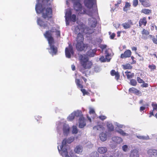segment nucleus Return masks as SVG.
Instances as JSON below:
<instances>
[{
  "mask_svg": "<svg viewBox=\"0 0 157 157\" xmlns=\"http://www.w3.org/2000/svg\"><path fill=\"white\" fill-rule=\"evenodd\" d=\"M51 5L50 0H42L41 3H37L35 6V10L38 13L42 14L44 19H49L52 17V9L49 7Z\"/></svg>",
  "mask_w": 157,
  "mask_h": 157,
  "instance_id": "nucleus-1",
  "label": "nucleus"
},
{
  "mask_svg": "<svg viewBox=\"0 0 157 157\" xmlns=\"http://www.w3.org/2000/svg\"><path fill=\"white\" fill-rule=\"evenodd\" d=\"M79 61L81 66L83 68H81L80 71L83 74H85L87 76L85 69H89L91 68L93 63L92 62L89 60L88 57L85 55H80L79 56Z\"/></svg>",
  "mask_w": 157,
  "mask_h": 157,
  "instance_id": "nucleus-2",
  "label": "nucleus"
},
{
  "mask_svg": "<svg viewBox=\"0 0 157 157\" xmlns=\"http://www.w3.org/2000/svg\"><path fill=\"white\" fill-rule=\"evenodd\" d=\"M73 3V7L76 13L81 15L86 13V10L80 3V0H71Z\"/></svg>",
  "mask_w": 157,
  "mask_h": 157,
  "instance_id": "nucleus-3",
  "label": "nucleus"
},
{
  "mask_svg": "<svg viewBox=\"0 0 157 157\" xmlns=\"http://www.w3.org/2000/svg\"><path fill=\"white\" fill-rule=\"evenodd\" d=\"M89 27L85 26L83 25V33L90 35L93 33L95 30L94 28L97 24V20H89Z\"/></svg>",
  "mask_w": 157,
  "mask_h": 157,
  "instance_id": "nucleus-4",
  "label": "nucleus"
},
{
  "mask_svg": "<svg viewBox=\"0 0 157 157\" xmlns=\"http://www.w3.org/2000/svg\"><path fill=\"white\" fill-rule=\"evenodd\" d=\"M50 35H46V37H48L47 40L49 44L51 51L50 53L53 56L56 55L58 52L57 48L54 45L55 43L54 40L53 38H52Z\"/></svg>",
  "mask_w": 157,
  "mask_h": 157,
  "instance_id": "nucleus-5",
  "label": "nucleus"
},
{
  "mask_svg": "<svg viewBox=\"0 0 157 157\" xmlns=\"http://www.w3.org/2000/svg\"><path fill=\"white\" fill-rule=\"evenodd\" d=\"M75 116L77 117H80L79 119V127L82 128H83L86 125L85 119L82 114L81 111H77L74 113Z\"/></svg>",
  "mask_w": 157,
  "mask_h": 157,
  "instance_id": "nucleus-6",
  "label": "nucleus"
},
{
  "mask_svg": "<svg viewBox=\"0 0 157 157\" xmlns=\"http://www.w3.org/2000/svg\"><path fill=\"white\" fill-rule=\"evenodd\" d=\"M88 47V45L85 44L83 42H77L76 44V48L77 51H86Z\"/></svg>",
  "mask_w": 157,
  "mask_h": 157,
  "instance_id": "nucleus-7",
  "label": "nucleus"
},
{
  "mask_svg": "<svg viewBox=\"0 0 157 157\" xmlns=\"http://www.w3.org/2000/svg\"><path fill=\"white\" fill-rule=\"evenodd\" d=\"M75 82L77 86L81 88V91L82 92L83 96L85 95H90V93L88 91H86L85 89H83V86L80 83L81 82L79 79H76Z\"/></svg>",
  "mask_w": 157,
  "mask_h": 157,
  "instance_id": "nucleus-8",
  "label": "nucleus"
},
{
  "mask_svg": "<svg viewBox=\"0 0 157 157\" xmlns=\"http://www.w3.org/2000/svg\"><path fill=\"white\" fill-rule=\"evenodd\" d=\"M56 27H52V29L51 30H48L46 31L45 33L44 34V35L45 38L48 39V37H46V35H50L52 38H53L52 36V33L54 32H56V31L58 30L59 29V27L58 25L56 26Z\"/></svg>",
  "mask_w": 157,
  "mask_h": 157,
  "instance_id": "nucleus-9",
  "label": "nucleus"
},
{
  "mask_svg": "<svg viewBox=\"0 0 157 157\" xmlns=\"http://www.w3.org/2000/svg\"><path fill=\"white\" fill-rule=\"evenodd\" d=\"M65 52L66 57L68 58H70L71 57V54L73 55L74 53L72 45L69 44L68 47L66 48Z\"/></svg>",
  "mask_w": 157,
  "mask_h": 157,
  "instance_id": "nucleus-10",
  "label": "nucleus"
},
{
  "mask_svg": "<svg viewBox=\"0 0 157 157\" xmlns=\"http://www.w3.org/2000/svg\"><path fill=\"white\" fill-rule=\"evenodd\" d=\"M96 2V0H84V2L86 7L90 9L93 7V5Z\"/></svg>",
  "mask_w": 157,
  "mask_h": 157,
  "instance_id": "nucleus-11",
  "label": "nucleus"
},
{
  "mask_svg": "<svg viewBox=\"0 0 157 157\" xmlns=\"http://www.w3.org/2000/svg\"><path fill=\"white\" fill-rule=\"evenodd\" d=\"M132 54V52L130 50H126L121 55V58L122 59L126 58L131 57Z\"/></svg>",
  "mask_w": 157,
  "mask_h": 157,
  "instance_id": "nucleus-12",
  "label": "nucleus"
},
{
  "mask_svg": "<svg viewBox=\"0 0 157 157\" xmlns=\"http://www.w3.org/2000/svg\"><path fill=\"white\" fill-rule=\"evenodd\" d=\"M83 25H79L75 27L74 32L75 34L79 33H83Z\"/></svg>",
  "mask_w": 157,
  "mask_h": 157,
  "instance_id": "nucleus-13",
  "label": "nucleus"
},
{
  "mask_svg": "<svg viewBox=\"0 0 157 157\" xmlns=\"http://www.w3.org/2000/svg\"><path fill=\"white\" fill-rule=\"evenodd\" d=\"M128 91L129 92L134 94L140 96L141 94V91L134 87L130 88L129 89Z\"/></svg>",
  "mask_w": 157,
  "mask_h": 157,
  "instance_id": "nucleus-14",
  "label": "nucleus"
},
{
  "mask_svg": "<svg viewBox=\"0 0 157 157\" xmlns=\"http://www.w3.org/2000/svg\"><path fill=\"white\" fill-rule=\"evenodd\" d=\"M110 74L112 76H115V78L117 80L120 79V75L118 71L116 72L115 70H112L110 72Z\"/></svg>",
  "mask_w": 157,
  "mask_h": 157,
  "instance_id": "nucleus-15",
  "label": "nucleus"
},
{
  "mask_svg": "<svg viewBox=\"0 0 157 157\" xmlns=\"http://www.w3.org/2000/svg\"><path fill=\"white\" fill-rule=\"evenodd\" d=\"M84 38L83 36L81 33H78L76 38V43L83 42L84 41Z\"/></svg>",
  "mask_w": 157,
  "mask_h": 157,
  "instance_id": "nucleus-16",
  "label": "nucleus"
},
{
  "mask_svg": "<svg viewBox=\"0 0 157 157\" xmlns=\"http://www.w3.org/2000/svg\"><path fill=\"white\" fill-rule=\"evenodd\" d=\"M149 34V32L147 29H143L141 31V34H142V38L144 39H146V36L148 35Z\"/></svg>",
  "mask_w": 157,
  "mask_h": 157,
  "instance_id": "nucleus-17",
  "label": "nucleus"
},
{
  "mask_svg": "<svg viewBox=\"0 0 157 157\" xmlns=\"http://www.w3.org/2000/svg\"><path fill=\"white\" fill-rule=\"evenodd\" d=\"M132 23L131 20L128 21L123 23L122 25L124 29H127L130 28Z\"/></svg>",
  "mask_w": 157,
  "mask_h": 157,
  "instance_id": "nucleus-18",
  "label": "nucleus"
},
{
  "mask_svg": "<svg viewBox=\"0 0 157 157\" xmlns=\"http://www.w3.org/2000/svg\"><path fill=\"white\" fill-rule=\"evenodd\" d=\"M37 23L40 26L44 28L47 27V22L45 20H37Z\"/></svg>",
  "mask_w": 157,
  "mask_h": 157,
  "instance_id": "nucleus-19",
  "label": "nucleus"
},
{
  "mask_svg": "<svg viewBox=\"0 0 157 157\" xmlns=\"http://www.w3.org/2000/svg\"><path fill=\"white\" fill-rule=\"evenodd\" d=\"M98 151L101 154H103L107 152V149L105 147H99L98 149Z\"/></svg>",
  "mask_w": 157,
  "mask_h": 157,
  "instance_id": "nucleus-20",
  "label": "nucleus"
},
{
  "mask_svg": "<svg viewBox=\"0 0 157 157\" xmlns=\"http://www.w3.org/2000/svg\"><path fill=\"white\" fill-rule=\"evenodd\" d=\"M82 147L80 145H78L76 146L74 149L75 152L77 154L81 153L83 151Z\"/></svg>",
  "mask_w": 157,
  "mask_h": 157,
  "instance_id": "nucleus-21",
  "label": "nucleus"
},
{
  "mask_svg": "<svg viewBox=\"0 0 157 157\" xmlns=\"http://www.w3.org/2000/svg\"><path fill=\"white\" fill-rule=\"evenodd\" d=\"M130 157H139L138 151L136 149L133 150L131 153Z\"/></svg>",
  "mask_w": 157,
  "mask_h": 157,
  "instance_id": "nucleus-22",
  "label": "nucleus"
},
{
  "mask_svg": "<svg viewBox=\"0 0 157 157\" xmlns=\"http://www.w3.org/2000/svg\"><path fill=\"white\" fill-rule=\"evenodd\" d=\"M90 15L91 17H92V18L94 20H99L100 19L98 13L97 12L92 13Z\"/></svg>",
  "mask_w": 157,
  "mask_h": 157,
  "instance_id": "nucleus-23",
  "label": "nucleus"
},
{
  "mask_svg": "<svg viewBox=\"0 0 157 157\" xmlns=\"http://www.w3.org/2000/svg\"><path fill=\"white\" fill-rule=\"evenodd\" d=\"M63 131L64 134L68 133L69 131V126L66 124H64L63 127Z\"/></svg>",
  "mask_w": 157,
  "mask_h": 157,
  "instance_id": "nucleus-24",
  "label": "nucleus"
},
{
  "mask_svg": "<svg viewBox=\"0 0 157 157\" xmlns=\"http://www.w3.org/2000/svg\"><path fill=\"white\" fill-rule=\"evenodd\" d=\"M76 21L77 23L79 22V20H66V23L67 26L69 25H72Z\"/></svg>",
  "mask_w": 157,
  "mask_h": 157,
  "instance_id": "nucleus-25",
  "label": "nucleus"
},
{
  "mask_svg": "<svg viewBox=\"0 0 157 157\" xmlns=\"http://www.w3.org/2000/svg\"><path fill=\"white\" fill-rule=\"evenodd\" d=\"M95 51L94 50H90L86 52V55L90 57L94 56L95 54Z\"/></svg>",
  "mask_w": 157,
  "mask_h": 157,
  "instance_id": "nucleus-26",
  "label": "nucleus"
},
{
  "mask_svg": "<svg viewBox=\"0 0 157 157\" xmlns=\"http://www.w3.org/2000/svg\"><path fill=\"white\" fill-rule=\"evenodd\" d=\"M107 137L106 134L103 132L101 133L100 135V138L102 141H105L107 139Z\"/></svg>",
  "mask_w": 157,
  "mask_h": 157,
  "instance_id": "nucleus-27",
  "label": "nucleus"
},
{
  "mask_svg": "<svg viewBox=\"0 0 157 157\" xmlns=\"http://www.w3.org/2000/svg\"><path fill=\"white\" fill-rule=\"evenodd\" d=\"M147 153L151 155H156L157 154V150L155 149H150L148 150Z\"/></svg>",
  "mask_w": 157,
  "mask_h": 157,
  "instance_id": "nucleus-28",
  "label": "nucleus"
},
{
  "mask_svg": "<svg viewBox=\"0 0 157 157\" xmlns=\"http://www.w3.org/2000/svg\"><path fill=\"white\" fill-rule=\"evenodd\" d=\"M128 79H130L133 78L134 75V73H131L130 71H128L125 72Z\"/></svg>",
  "mask_w": 157,
  "mask_h": 157,
  "instance_id": "nucleus-29",
  "label": "nucleus"
},
{
  "mask_svg": "<svg viewBox=\"0 0 157 157\" xmlns=\"http://www.w3.org/2000/svg\"><path fill=\"white\" fill-rule=\"evenodd\" d=\"M107 127L108 131H113L114 129V126L113 124L111 123H107Z\"/></svg>",
  "mask_w": 157,
  "mask_h": 157,
  "instance_id": "nucleus-30",
  "label": "nucleus"
},
{
  "mask_svg": "<svg viewBox=\"0 0 157 157\" xmlns=\"http://www.w3.org/2000/svg\"><path fill=\"white\" fill-rule=\"evenodd\" d=\"M71 14L72 13L71 11H67L65 13V20H69Z\"/></svg>",
  "mask_w": 157,
  "mask_h": 157,
  "instance_id": "nucleus-31",
  "label": "nucleus"
},
{
  "mask_svg": "<svg viewBox=\"0 0 157 157\" xmlns=\"http://www.w3.org/2000/svg\"><path fill=\"white\" fill-rule=\"evenodd\" d=\"M122 66L123 69L124 70L131 69L132 68V67L129 63H127L124 65H123Z\"/></svg>",
  "mask_w": 157,
  "mask_h": 157,
  "instance_id": "nucleus-32",
  "label": "nucleus"
},
{
  "mask_svg": "<svg viewBox=\"0 0 157 157\" xmlns=\"http://www.w3.org/2000/svg\"><path fill=\"white\" fill-rule=\"evenodd\" d=\"M141 4L144 7H149L151 6V4L149 0H146Z\"/></svg>",
  "mask_w": 157,
  "mask_h": 157,
  "instance_id": "nucleus-33",
  "label": "nucleus"
},
{
  "mask_svg": "<svg viewBox=\"0 0 157 157\" xmlns=\"http://www.w3.org/2000/svg\"><path fill=\"white\" fill-rule=\"evenodd\" d=\"M93 129L98 130H103L104 129L103 127L101 125L95 126L93 127Z\"/></svg>",
  "mask_w": 157,
  "mask_h": 157,
  "instance_id": "nucleus-34",
  "label": "nucleus"
},
{
  "mask_svg": "<svg viewBox=\"0 0 157 157\" xmlns=\"http://www.w3.org/2000/svg\"><path fill=\"white\" fill-rule=\"evenodd\" d=\"M136 137L140 140H147L149 139V138L148 136H136Z\"/></svg>",
  "mask_w": 157,
  "mask_h": 157,
  "instance_id": "nucleus-35",
  "label": "nucleus"
},
{
  "mask_svg": "<svg viewBox=\"0 0 157 157\" xmlns=\"http://www.w3.org/2000/svg\"><path fill=\"white\" fill-rule=\"evenodd\" d=\"M61 150L63 152L62 153V155H65V156H67L68 155V152L67 149L64 148H63V147L62 149H61Z\"/></svg>",
  "mask_w": 157,
  "mask_h": 157,
  "instance_id": "nucleus-36",
  "label": "nucleus"
},
{
  "mask_svg": "<svg viewBox=\"0 0 157 157\" xmlns=\"http://www.w3.org/2000/svg\"><path fill=\"white\" fill-rule=\"evenodd\" d=\"M130 84L132 86H135L137 84L136 80L135 79H132L130 80Z\"/></svg>",
  "mask_w": 157,
  "mask_h": 157,
  "instance_id": "nucleus-37",
  "label": "nucleus"
},
{
  "mask_svg": "<svg viewBox=\"0 0 157 157\" xmlns=\"http://www.w3.org/2000/svg\"><path fill=\"white\" fill-rule=\"evenodd\" d=\"M131 6L130 4L128 2H125V4L123 8V10L124 11H127V8L128 7L129 8Z\"/></svg>",
  "mask_w": 157,
  "mask_h": 157,
  "instance_id": "nucleus-38",
  "label": "nucleus"
},
{
  "mask_svg": "<svg viewBox=\"0 0 157 157\" xmlns=\"http://www.w3.org/2000/svg\"><path fill=\"white\" fill-rule=\"evenodd\" d=\"M142 12L145 14H149L151 13V10L144 9L142 10Z\"/></svg>",
  "mask_w": 157,
  "mask_h": 157,
  "instance_id": "nucleus-39",
  "label": "nucleus"
},
{
  "mask_svg": "<svg viewBox=\"0 0 157 157\" xmlns=\"http://www.w3.org/2000/svg\"><path fill=\"white\" fill-rule=\"evenodd\" d=\"M75 117V115L73 113H71L67 117V119L69 121H72L74 119Z\"/></svg>",
  "mask_w": 157,
  "mask_h": 157,
  "instance_id": "nucleus-40",
  "label": "nucleus"
},
{
  "mask_svg": "<svg viewBox=\"0 0 157 157\" xmlns=\"http://www.w3.org/2000/svg\"><path fill=\"white\" fill-rule=\"evenodd\" d=\"M147 23V20H140L139 22V26H141L143 25L145 26Z\"/></svg>",
  "mask_w": 157,
  "mask_h": 157,
  "instance_id": "nucleus-41",
  "label": "nucleus"
},
{
  "mask_svg": "<svg viewBox=\"0 0 157 157\" xmlns=\"http://www.w3.org/2000/svg\"><path fill=\"white\" fill-rule=\"evenodd\" d=\"M67 142V139H64L62 142V145L61 146V149H62L63 147L66 145Z\"/></svg>",
  "mask_w": 157,
  "mask_h": 157,
  "instance_id": "nucleus-42",
  "label": "nucleus"
},
{
  "mask_svg": "<svg viewBox=\"0 0 157 157\" xmlns=\"http://www.w3.org/2000/svg\"><path fill=\"white\" fill-rule=\"evenodd\" d=\"M148 68L151 70H154L156 69V66L155 65L152 64V65H149L148 66Z\"/></svg>",
  "mask_w": 157,
  "mask_h": 157,
  "instance_id": "nucleus-43",
  "label": "nucleus"
},
{
  "mask_svg": "<svg viewBox=\"0 0 157 157\" xmlns=\"http://www.w3.org/2000/svg\"><path fill=\"white\" fill-rule=\"evenodd\" d=\"M72 132L73 134H76L78 133V130L76 126H73Z\"/></svg>",
  "mask_w": 157,
  "mask_h": 157,
  "instance_id": "nucleus-44",
  "label": "nucleus"
},
{
  "mask_svg": "<svg viewBox=\"0 0 157 157\" xmlns=\"http://www.w3.org/2000/svg\"><path fill=\"white\" fill-rule=\"evenodd\" d=\"M138 4V0H133V6L134 7H136Z\"/></svg>",
  "mask_w": 157,
  "mask_h": 157,
  "instance_id": "nucleus-45",
  "label": "nucleus"
},
{
  "mask_svg": "<svg viewBox=\"0 0 157 157\" xmlns=\"http://www.w3.org/2000/svg\"><path fill=\"white\" fill-rule=\"evenodd\" d=\"M137 80L138 82L140 83H142L144 82V81L139 77H137Z\"/></svg>",
  "mask_w": 157,
  "mask_h": 157,
  "instance_id": "nucleus-46",
  "label": "nucleus"
},
{
  "mask_svg": "<svg viewBox=\"0 0 157 157\" xmlns=\"http://www.w3.org/2000/svg\"><path fill=\"white\" fill-rule=\"evenodd\" d=\"M74 140V138H73L70 137L67 140V143L68 144H70Z\"/></svg>",
  "mask_w": 157,
  "mask_h": 157,
  "instance_id": "nucleus-47",
  "label": "nucleus"
},
{
  "mask_svg": "<svg viewBox=\"0 0 157 157\" xmlns=\"http://www.w3.org/2000/svg\"><path fill=\"white\" fill-rule=\"evenodd\" d=\"M55 33H56V37L57 38H58L60 36V31L59 30V29L58 30L56 31V32Z\"/></svg>",
  "mask_w": 157,
  "mask_h": 157,
  "instance_id": "nucleus-48",
  "label": "nucleus"
},
{
  "mask_svg": "<svg viewBox=\"0 0 157 157\" xmlns=\"http://www.w3.org/2000/svg\"><path fill=\"white\" fill-rule=\"evenodd\" d=\"M143 84L141 85V86L142 87H147L148 86V84L147 83H142Z\"/></svg>",
  "mask_w": 157,
  "mask_h": 157,
  "instance_id": "nucleus-49",
  "label": "nucleus"
},
{
  "mask_svg": "<svg viewBox=\"0 0 157 157\" xmlns=\"http://www.w3.org/2000/svg\"><path fill=\"white\" fill-rule=\"evenodd\" d=\"M100 61L102 62H105L106 61L105 59L104 56H101L99 59Z\"/></svg>",
  "mask_w": 157,
  "mask_h": 157,
  "instance_id": "nucleus-50",
  "label": "nucleus"
},
{
  "mask_svg": "<svg viewBox=\"0 0 157 157\" xmlns=\"http://www.w3.org/2000/svg\"><path fill=\"white\" fill-rule=\"evenodd\" d=\"M152 106L153 107V110H157V104H152Z\"/></svg>",
  "mask_w": 157,
  "mask_h": 157,
  "instance_id": "nucleus-51",
  "label": "nucleus"
},
{
  "mask_svg": "<svg viewBox=\"0 0 157 157\" xmlns=\"http://www.w3.org/2000/svg\"><path fill=\"white\" fill-rule=\"evenodd\" d=\"M128 148V146L126 145H124L122 147L123 150L124 151H127Z\"/></svg>",
  "mask_w": 157,
  "mask_h": 157,
  "instance_id": "nucleus-52",
  "label": "nucleus"
},
{
  "mask_svg": "<svg viewBox=\"0 0 157 157\" xmlns=\"http://www.w3.org/2000/svg\"><path fill=\"white\" fill-rule=\"evenodd\" d=\"M99 118L102 120H104L106 118V117L104 116H100L98 117Z\"/></svg>",
  "mask_w": 157,
  "mask_h": 157,
  "instance_id": "nucleus-53",
  "label": "nucleus"
},
{
  "mask_svg": "<svg viewBox=\"0 0 157 157\" xmlns=\"http://www.w3.org/2000/svg\"><path fill=\"white\" fill-rule=\"evenodd\" d=\"M69 20H76V15L75 14L71 15L70 19Z\"/></svg>",
  "mask_w": 157,
  "mask_h": 157,
  "instance_id": "nucleus-54",
  "label": "nucleus"
},
{
  "mask_svg": "<svg viewBox=\"0 0 157 157\" xmlns=\"http://www.w3.org/2000/svg\"><path fill=\"white\" fill-rule=\"evenodd\" d=\"M153 42L155 44H156L157 45V38H154L153 39H152Z\"/></svg>",
  "mask_w": 157,
  "mask_h": 157,
  "instance_id": "nucleus-55",
  "label": "nucleus"
},
{
  "mask_svg": "<svg viewBox=\"0 0 157 157\" xmlns=\"http://www.w3.org/2000/svg\"><path fill=\"white\" fill-rule=\"evenodd\" d=\"M131 58L132 60V62L131 63L132 64H133L136 63V61L134 60V59L135 58L133 56H132L131 57Z\"/></svg>",
  "mask_w": 157,
  "mask_h": 157,
  "instance_id": "nucleus-56",
  "label": "nucleus"
},
{
  "mask_svg": "<svg viewBox=\"0 0 157 157\" xmlns=\"http://www.w3.org/2000/svg\"><path fill=\"white\" fill-rule=\"evenodd\" d=\"M107 47V45H106L104 44L101 45L100 48L102 49L103 50L106 48Z\"/></svg>",
  "mask_w": 157,
  "mask_h": 157,
  "instance_id": "nucleus-57",
  "label": "nucleus"
},
{
  "mask_svg": "<svg viewBox=\"0 0 157 157\" xmlns=\"http://www.w3.org/2000/svg\"><path fill=\"white\" fill-rule=\"evenodd\" d=\"M112 139L113 140H121V138L119 137L115 136L112 138Z\"/></svg>",
  "mask_w": 157,
  "mask_h": 157,
  "instance_id": "nucleus-58",
  "label": "nucleus"
},
{
  "mask_svg": "<svg viewBox=\"0 0 157 157\" xmlns=\"http://www.w3.org/2000/svg\"><path fill=\"white\" fill-rule=\"evenodd\" d=\"M90 114H95V112L94 110L93 109H90L89 111Z\"/></svg>",
  "mask_w": 157,
  "mask_h": 157,
  "instance_id": "nucleus-59",
  "label": "nucleus"
},
{
  "mask_svg": "<svg viewBox=\"0 0 157 157\" xmlns=\"http://www.w3.org/2000/svg\"><path fill=\"white\" fill-rule=\"evenodd\" d=\"M120 133L121 134V135H122L123 136H125L126 134V133H125L123 131V130H121L120 131Z\"/></svg>",
  "mask_w": 157,
  "mask_h": 157,
  "instance_id": "nucleus-60",
  "label": "nucleus"
},
{
  "mask_svg": "<svg viewBox=\"0 0 157 157\" xmlns=\"http://www.w3.org/2000/svg\"><path fill=\"white\" fill-rule=\"evenodd\" d=\"M115 36V34L114 33H112L110 36V38L111 39H113Z\"/></svg>",
  "mask_w": 157,
  "mask_h": 157,
  "instance_id": "nucleus-61",
  "label": "nucleus"
},
{
  "mask_svg": "<svg viewBox=\"0 0 157 157\" xmlns=\"http://www.w3.org/2000/svg\"><path fill=\"white\" fill-rule=\"evenodd\" d=\"M121 3V0H119L117 2V4H115V5L116 6H117V7H118V5L120 4Z\"/></svg>",
  "mask_w": 157,
  "mask_h": 157,
  "instance_id": "nucleus-62",
  "label": "nucleus"
},
{
  "mask_svg": "<svg viewBox=\"0 0 157 157\" xmlns=\"http://www.w3.org/2000/svg\"><path fill=\"white\" fill-rule=\"evenodd\" d=\"M145 107L143 106H141L140 107V111H142L145 110Z\"/></svg>",
  "mask_w": 157,
  "mask_h": 157,
  "instance_id": "nucleus-63",
  "label": "nucleus"
},
{
  "mask_svg": "<svg viewBox=\"0 0 157 157\" xmlns=\"http://www.w3.org/2000/svg\"><path fill=\"white\" fill-rule=\"evenodd\" d=\"M72 70L73 71H75V67L74 65H72L71 66Z\"/></svg>",
  "mask_w": 157,
  "mask_h": 157,
  "instance_id": "nucleus-64",
  "label": "nucleus"
}]
</instances>
